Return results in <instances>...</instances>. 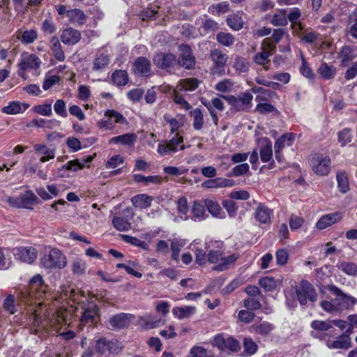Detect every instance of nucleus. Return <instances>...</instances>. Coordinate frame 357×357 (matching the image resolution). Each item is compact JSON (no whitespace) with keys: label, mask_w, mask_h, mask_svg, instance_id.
Listing matches in <instances>:
<instances>
[{"label":"nucleus","mask_w":357,"mask_h":357,"mask_svg":"<svg viewBox=\"0 0 357 357\" xmlns=\"http://www.w3.org/2000/svg\"><path fill=\"white\" fill-rule=\"evenodd\" d=\"M47 286L45 284L40 275H34L30 280L27 288L22 290L18 300L24 305L36 304L31 309L33 323L43 328L52 327L58 330L65 323L63 312H50L47 308H42V305L47 306L46 301L52 300L51 294L47 291Z\"/></svg>","instance_id":"obj_1"},{"label":"nucleus","mask_w":357,"mask_h":357,"mask_svg":"<svg viewBox=\"0 0 357 357\" xmlns=\"http://www.w3.org/2000/svg\"><path fill=\"white\" fill-rule=\"evenodd\" d=\"M239 257L240 254L238 252L225 256L220 250H211L207 255L208 261L216 264L213 270L220 272L229 269Z\"/></svg>","instance_id":"obj_2"},{"label":"nucleus","mask_w":357,"mask_h":357,"mask_svg":"<svg viewBox=\"0 0 357 357\" xmlns=\"http://www.w3.org/2000/svg\"><path fill=\"white\" fill-rule=\"evenodd\" d=\"M42 266L47 269L63 268L67 265L66 256L57 248H52L40 259Z\"/></svg>","instance_id":"obj_3"},{"label":"nucleus","mask_w":357,"mask_h":357,"mask_svg":"<svg viewBox=\"0 0 357 357\" xmlns=\"http://www.w3.org/2000/svg\"><path fill=\"white\" fill-rule=\"evenodd\" d=\"M42 61L40 59L34 54L24 52L21 54L20 60L17 63L18 76L26 79V70H37L41 66Z\"/></svg>","instance_id":"obj_4"},{"label":"nucleus","mask_w":357,"mask_h":357,"mask_svg":"<svg viewBox=\"0 0 357 357\" xmlns=\"http://www.w3.org/2000/svg\"><path fill=\"white\" fill-rule=\"evenodd\" d=\"M221 97L237 111H243L252 107L253 96L250 92L242 93L237 97L232 95L222 96Z\"/></svg>","instance_id":"obj_5"},{"label":"nucleus","mask_w":357,"mask_h":357,"mask_svg":"<svg viewBox=\"0 0 357 357\" xmlns=\"http://www.w3.org/2000/svg\"><path fill=\"white\" fill-rule=\"evenodd\" d=\"M310 164L312 171L317 175L326 176L331 171V159L322 154H313Z\"/></svg>","instance_id":"obj_6"},{"label":"nucleus","mask_w":357,"mask_h":357,"mask_svg":"<svg viewBox=\"0 0 357 357\" xmlns=\"http://www.w3.org/2000/svg\"><path fill=\"white\" fill-rule=\"evenodd\" d=\"M296 296L301 305H304L307 300L314 302L317 299V294L312 284L307 280H302L300 287L296 289Z\"/></svg>","instance_id":"obj_7"},{"label":"nucleus","mask_w":357,"mask_h":357,"mask_svg":"<svg viewBox=\"0 0 357 357\" xmlns=\"http://www.w3.org/2000/svg\"><path fill=\"white\" fill-rule=\"evenodd\" d=\"M183 142V137L179 136L178 134L176 133L170 140H166L163 143L160 144L158 146L157 151L161 155H165L176 152L178 147L180 150H184L185 146Z\"/></svg>","instance_id":"obj_8"},{"label":"nucleus","mask_w":357,"mask_h":357,"mask_svg":"<svg viewBox=\"0 0 357 357\" xmlns=\"http://www.w3.org/2000/svg\"><path fill=\"white\" fill-rule=\"evenodd\" d=\"M276 47L270 43L268 38H265L261 44V51L256 54L254 61L257 64L265 66L269 62V57L275 52Z\"/></svg>","instance_id":"obj_9"},{"label":"nucleus","mask_w":357,"mask_h":357,"mask_svg":"<svg viewBox=\"0 0 357 357\" xmlns=\"http://www.w3.org/2000/svg\"><path fill=\"white\" fill-rule=\"evenodd\" d=\"M134 316L128 313H119L110 317L108 319V323L112 329H123L128 328Z\"/></svg>","instance_id":"obj_10"},{"label":"nucleus","mask_w":357,"mask_h":357,"mask_svg":"<svg viewBox=\"0 0 357 357\" xmlns=\"http://www.w3.org/2000/svg\"><path fill=\"white\" fill-rule=\"evenodd\" d=\"M181 53L178 59V63L186 69H191L195 66V58L192 55L191 49L188 45L179 47Z\"/></svg>","instance_id":"obj_11"},{"label":"nucleus","mask_w":357,"mask_h":357,"mask_svg":"<svg viewBox=\"0 0 357 357\" xmlns=\"http://www.w3.org/2000/svg\"><path fill=\"white\" fill-rule=\"evenodd\" d=\"M210 56L215 64L212 69L213 74L222 75L224 70H220V68H222L226 64L228 56L220 50H215L211 52Z\"/></svg>","instance_id":"obj_12"},{"label":"nucleus","mask_w":357,"mask_h":357,"mask_svg":"<svg viewBox=\"0 0 357 357\" xmlns=\"http://www.w3.org/2000/svg\"><path fill=\"white\" fill-rule=\"evenodd\" d=\"M99 318V308L96 304H89L84 309L82 316L80 319V324L84 325L86 324H93Z\"/></svg>","instance_id":"obj_13"},{"label":"nucleus","mask_w":357,"mask_h":357,"mask_svg":"<svg viewBox=\"0 0 357 357\" xmlns=\"http://www.w3.org/2000/svg\"><path fill=\"white\" fill-rule=\"evenodd\" d=\"M15 255L22 261L31 264L36 259L38 252L33 247H21L17 249Z\"/></svg>","instance_id":"obj_14"},{"label":"nucleus","mask_w":357,"mask_h":357,"mask_svg":"<svg viewBox=\"0 0 357 357\" xmlns=\"http://www.w3.org/2000/svg\"><path fill=\"white\" fill-rule=\"evenodd\" d=\"M176 62V56L170 53L157 54L153 58V63L158 68L165 69L172 66Z\"/></svg>","instance_id":"obj_15"},{"label":"nucleus","mask_w":357,"mask_h":357,"mask_svg":"<svg viewBox=\"0 0 357 357\" xmlns=\"http://www.w3.org/2000/svg\"><path fill=\"white\" fill-rule=\"evenodd\" d=\"M81 39V33L78 30L67 28L62 31L61 40L68 45H74Z\"/></svg>","instance_id":"obj_16"},{"label":"nucleus","mask_w":357,"mask_h":357,"mask_svg":"<svg viewBox=\"0 0 357 357\" xmlns=\"http://www.w3.org/2000/svg\"><path fill=\"white\" fill-rule=\"evenodd\" d=\"M162 323V319L158 317L147 314L139 317V325L144 330H150L158 327Z\"/></svg>","instance_id":"obj_17"},{"label":"nucleus","mask_w":357,"mask_h":357,"mask_svg":"<svg viewBox=\"0 0 357 357\" xmlns=\"http://www.w3.org/2000/svg\"><path fill=\"white\" fill-rule=\"evenodd\" d=\"M326 344L329 349H347L351 347V341L349 335L343 334L340 335L337 340H331L330 339L326 341Z\"/></svg>","instance_id":"obj_18"},{"label":"nucleus","mask_w":357,"mask_h":357,"mask_svg":"<svg viewBox=\"0 0 357 357\" xmlns=\"http://www.w3.org/2000/svg\"><path fill=\"white\" fill-rule=\"evenodd\" d=\"M255 217L260 223L268 224L271 222L273 211L266 206L259 204L255 209Z\"/></svg>","instance_id":"obj_19"},{"label":"nucleus","mask_w":357,"mask_h":357,"mask_svg":"<svg viewBox=\"0 0 357 357\" xmlns=\"http://www.w3.org/2000/svg\"><path fill=\"white\" fill-rule=\"evenodd\" d=\"M36 153L40 156V162H45L55 157V150L45 144H37L33 146Z\"/></svg>","instance_id":"obj_20"},{"label":"nucleus","mask_w":357,"mask_h":357,"mask_svg":"<svg viewBox=\"0 0 357 357\" xmlns=\"http://www.w3.org/2000/svg\"><path fill=\"white\" fill-rule=\"evenodd\" d=\"M151 65L146 58L141 56L136 59L133 64V71L135 74L147 76L151 72Z\"/></svg>","instance_id":"obj_21"},{"label":"nucleus","mask_w":357,"mask_h":357,"mask_svg":"<svg viewBox=\"0 0 357 357\" xmlns=\"http://www.w3.org/2000/svg\"><path fill=\"white\" fill-rule=\"evenodd\" d=\"M342 218V214L340 212L327 214L319 220L317 222V227L319 229H324L333 224L339 222Z\"/></svg>","instance_id":"obj_22"},{"label":"nucleus","mask_w":357,"mask_h":357,"mask_svg":"<svg viewBox=\"0 0 357 357\" xmlns=\"http://www.w3.org/2000/svg\"><path fill=\"white\" fill-rule=\"evenodd\" d=\"M328 289L333 294L341 298V301L346 308L351 307L357 303V299L356 298L344 293L340 289L335 285L330 286Z\"/></svg>","instance_id":"obj_23"},{"label":"nucleus","mask_w":357,"mask_h":357,"mask_svg":"<svg viewBox=\"0 0 357 357\" xmlns=\"http://www.w3.org/2000/svg\"><path fill=\"white\" fill-rule=\"evenodd\" d=\"M260 158L263 162H269L273 158L272 142L268 138L260 139Z\"/></svg>","instance_id":"obj_24"},{"label":"nucleus","mask_w":357,"mask_h":357,"mask_svg":"<svg viewBox=\"0 0 357 357\" xmlns=\"http://www.w3.org/2000/svg\"><path fill=\"white\" fill-rule=\"evenodd\" d=\"M199 81L196 78H186L179 80L176 88V91H192L199 86Z\"/></svg>","instance_id":"obj_25"},{"label":"nucleus","mask_w":357,"mask_h":357,"mask_svg":"<svg viewBox=\"0 0 357 357\" xmlns=\"http://www.w3.org/2000/svg\"><path fill=\"white\" fill-rule=\"evenodd\" d=\"M196 312L195 306L185 305L182 307L176 306L172 308V314L178 319H187Z\"/></svg>","instance_id":"obj_26"},{"label":"nucleus","mask_w":357,"mask_h":357,"mask_svg":"<svg viewBox=\"0 0 357 357\" xmlns=\"http://www.w3.org/2000/svg\"><path fill=\"white\" fill-rule=\"evenodd\" d=\"M205 204H202L199 201H194L191 207V219L193 220H202L206 219L208 215L205 211Z\"/></svg>","instance_id":"obj_27"},{"label":"nucleus","mask_w":357,"mask_h":357,"mask_svg":"<svg viewBox=\"0 0 357 357\" xmlns=\"http://www.w3.org/2000/svg\"><path fill=\"white\" fill-rule=\"evenodd\" d=\"M110 62L109 56L103 53L96 54L93 63L92 70L95 71H103L108 66Z\"/></svg>","instance_id":"obj_28"},{"label":"nucleus","mask_w":357,"mask_h":357,"mask_svg":"<svg viewBox=\"0 0 357 357\" xmlns=\"http://www.w3.org/2000/svg\"><path fill=\"white\" fill-rule=\"evenodd\" d=\"M137 136L134 133H126L114 137L109 139V144L132 146L136 142Z\"/></svg>","instance_id":"obj_29"},{"label":"nucleus","mask_w":357,"mask_h":357,"mask_svg":"<svg viewBox=\"0 0 357 357\" xmlns=\"http://www.w3.org/2000/svg\"><path fill=\"white\" fill-rule=\"evenodd\" d=\"M233 185V181L222 178H215L213 179H209L202 183V186L206 188L230 187L232 186Z\"/></svg>","instance_id":"obj_30"},{"label":"nucleus","mask_w":357,"mask_h":357,"mask_svg":"<svg viewBox=\"0 0 357 357\" xmlns=\"http://www.w3.org/2000/svg\"><path fill=\"white\" fill-rule=\"evenodd\" d=\"M153 197L146 194H139L132 197L131 202L136 208H147L151 205Z\"/></svg>","instance_id":"obj_31"},{"label":"nucleus","mask_w":357,"mask_h":357,"mask_svg":"<svg viewBox=\"0 0 357 357\" xmlns=\"http://www.w3.org/2000/svg\"><path fill=\"white\" fill-rule=\"evenodd\" d=\"M204 203L212 216L218 218H224V212L222 211L220 205L216 201L206 199H204Z\"/></svg>","instance_id":"obj_32"},{"label":"nucleus","mask_w":357,"mask_h":357,"mask_svg":"<svg viewBox=\"0 0 357 357\" xmlns=\"http://www.w3.org/2000/svg\"><path fill=\"white\" fill-rule=\"evenodd\" d=\"M50 44L51 50L55 59L59 61H63L66 56L59 38L56 36H53L50 40Z\"/></svg>","instance_id":"obj_33"},{"label":"nucleus","mask_w":357,"mask_h":357,"mask_svg":"<svg viewBox=\"0 0 357 357\" xmlns=\"http://www.w3.org/2000/svg\"><path fill=\"white\" fill-rule=\"evenodd\" d=\"M67 17L69 21L75 24H83L86 21V15L83 11L75 8L67 11Z\"/></svg>","instance_id":"obj_34"},{"label":"nucleus","mask_w":357,"mask_h":357,"mask_svg":"<svg viewBox=\"0 0 357 357\" xmlns=\"http://www.w3.org/2000/svg\"><path fill=\"white\" fill-rule=\"evenodd\" d=\"M294 140L293 133H287L280 137L275 143L274 149L277 151H281L284 146H291Z\"/></svg>","instance_id":"obj_35"},{"label":"nucleus","mask_w":357,"mask_h":357,"mask_svg":"<svg viewBox=\"0 0 357 357\" xmlns=\"http://www.w3.org/2000/svg\"><path fill=\"white\" fill-rule=\"evenodd\" d=\"M317 73L324 79H330L335 77L336 68L333 66L322 63L318 68Z\"/></svg>","instance_id":"obj_36"},{"label":"nucleus","mask_w":357,"mask_h":357,"mask_svg":"<svg viewBox=\"0 0 357 357\" xmlns=\"http://www.w3.org/2000/svg\"><path fill=\"white\" fill-rule=\"evenodd\" d=\"M93 160V157L89 156L86 158H84L82 161H80L78 159L73 160L68 162L63 167H65L67 170H72L73 172H76L78 169H82L85 164L91 162Z\"/></svg>","instance_id":"obj_37"},{"label":"nucleus","mask_w":357,"mask_h":357,"mask_svg":"<svg viewBox=\"0 0 357 357\" xmlns=\"http://www.w3.org/2000/svg\"><path fill=\"white\" fill-rule=\"evenodd\" d=\"M274 328L275 326L267 321H263L259 324H255L252 326V331L263 336L270 334Z\"/></svg>","instance_id":"obj_38"},{"label":"nucleus","mask_w":357,"mask_h":357,"mask_svg":"<svg viewBox=\"0 0 357 357\" xmlns=\"http://www.w3.org/2000/svg\"><path fill=\"white\" fill-rule=\"evenodd\" d=\"M17 37L22 43L30 44L37 39L38 33L34 29H29L21 31Z\"/></svg>","instance_id":"obj_39"},{"label":"nucleus","mask_w":357,"mask_h":357,"mask_svg":"<svg viewBox=\"0 0 357 357\" xmlns=\"http://www.w3.org/2000/svg\"><path fill=\"white\" fill-rule=\"evenodd\" d=\"M271 22L276 26H284L287 25V10L282 9L278 13L274 14Z\"/></svg>","instance_id":"obj_40"},{"label":"nucleus","mask_w":357,"mask_h":357,"mask_svg":"<svg viewBox=\"0 0 357 357\" xmlns=\"http://www.w3.org/2000/svg\"><path fill=\"white\" fill-rule=\"evenodd\" d=\"M171 249L172 251V257L176 261L179 259V253L181 249L185 245V243L182 239L174 238L170 240Z\"/></svg>","instance_id":"obj_41"},{"label":"nucleus","mask_w":357,"mask_h":357,"mask_svg":"<svg viewBox=\"0 0 357 357\" xmlns=\"http://www.w3.org/2000/svg\"><path fill=\"white\" fill-rule=\"evenodd\" d=\"M112 79L116 85L124 86L128 81V75L126 71L117 70L112 73Z\"/></svg>","instance_id":"obj_42"},{"label":"nucleus","mask_w":357,"mask_h":357,"mask_svg":"<svg viewBox=\"0 0 357 357\" xmlns=\"http://www.w3.org/2000/svg\"><path fill=\"white\" fill-rule=\"evenodd\" d=\"M337 267L347 275L357 276V264L354 262L342 261Z\"/></svg>","instance_id":"obj_43"},{"label":"nucleus","mask_w":357,"mask_h":357,"mask_svg":"<svg viewBox=\"0 0 357 357\" xmlns=\"http://www.w3.org/2000/svg\"><path fill=\"white\" fill-rule=\"evenodd\" d=\"M337 187L342 193H346L349 190V183L345 172H338L336 175Z\"/></svg>","instance_id":"obj_44"},{"label":"nucleus","mask_w":357,"mask_h":357,"mask_svg":"<svg viewBox=\"0 0 357 357\" xmlns=\"http://www.w3.org/2000/svg\"><path fill=\"white\" fill-rule=\"evenodd\" d=\"M177 210L180 217L186 220L188 219V213L189 211V206L188 200L185 197H181L177 201Z\"/></svg>","instance_id":"obj_45"},{"label":"nucleus","mask_w":357,"mask_h":357,"mask_svg":"<svg viewBox=\"0 0 357 357\" xmlns=\"http://www.w3.org/2000/svg\"><path fill=\"white\" fill-rule=\"evenodd\" d=\"M121 238L126 243H130L135 246L139 247L145 250L149 249V245L146 242L142 241L137 238L136 237L126 235V234H121Z\"/></svg>","instance_id":"obj_46"},{"label":"nucleus","mask_w":357,"mask_h":357,"mask_svg":"<svg viewBox=\"0 0 357 357\" xmlns=\"http://www.w3.org/2000/svg\"><path fill=\"white\" fill-rule=\"evenodd\" d=\"M216 39L219 43L225 47H230L235 42V38L233 35L225 32H220L218 33Z\"/></svg>","instance_id":"obj_47"},{"label":"nucleus","mask_w":357,"mask_h":357,"mask_svg":"<svg viewBox=\"0 0 357 357\" xmlns=\"http://www.w3.org/2000/svg\"><path fill=\"white\" fill-rule=\"evenodd\" d=\"M1 111L5 114L10 115L20 114L22 112V104L17 101L10 102L7 106L3 107Z\"/></svg>","instance_id":"obj_48"},{"label":"nucleus","mask_w":357,"mask_h":357,"mask_svg":"<svg viewBox=\"0 0 357 357\" xmlns=\"http://www.w3.org/2000/svg\"><path fill=\"white\" fill-rule=\"evenodd\" d=\"M301 15V10L296 7L291 8L289 13H287V22L289 21L291 22L292 29H294Z\"/></svg>","instance_id":"obj_49"},{"label":"nucleus","mask_w":357,"mask_h":357,"mask_svg":"<svg viewBox=\"0 0 357 357\" xmlns=\"http://www.w3.org/2000/svg\"><path fill=\"white\" fill-rule=\"evenodd\" d=\"M112 224L117 230L121 231H126L131 228L130 223L121 217H114Z\"/></svg>","instance_id":"obj_50"},{"label":"nucleus","mask_w":357,"mask_h":357,"mask_svg":"<svg viewBox=\"0 0 357 357\" xmlns=\"http://www.w3.org/2000/svg\"><path fill=\"white\" fill-rule=\"evenodd\" d=\"M105 117L113 119L115 123L121 124H127L126 119L119 112L114 109H107L105 112Z\"/></svg>","instance_id":"obj_51"},{"label":"nucleus","mask_w":357,"mask_h":357,"mask_svg":"<svg viewBox=\"0 0 357 357\" xmlns=\"http://www.w3.org/2000/svg\"><path fill=\"white\" fill-rule=\"evenodd\" d=\"M259 285L266 291H272L277 287V281L273 277H264L259 280Z\"/></svg>","instance_id":"obj_52"},{"label":"nucleus","mask_w":357,"mask_h":357,"mask_svg":"<svg viewBox=\"0 0 357 357\" xmlns=\"http://www.w3.org/2000/svg\"><path fill=\"white\" fill-rule=\"evenodd\" d=\"M193 118V127L195 130H201L203 126L204 118L202 111L199 109H195L192 112Z\"/></svg>","instance_id":"obj_53"},{"label":"nucleus","mask_w":357,"mask_h":357,"mask_svg":"<svg viewBox=\"0 0 357 357\" xmlns=\"http://www.w3.org/2000/svg\"><path fill=\"white\" fill-rule=\"evenodd\" d=\"M234 83L229 79H224L218 82L215 86V89L222 93L230 92L232 91Z\"/></svg>","instance_id":"obj_54"},{"label":"nucleus","mask_w":357,"mask_h":357,"mask_svg":"<svg viewBox=\"0 0 357 357\" xmlns=\"http://www.w3.org/2000/svg\"><path fill=\"white\" fill-rule=\"evenodd\" d=\"M227 24L234 30L238 31L243 26V21L241 17L234 15L227 18Z\"/></svg>","instance_id":"obj_55"},{"label":"nucleus","mask_w":357,"mask_h":357,"mask_svg":"<svg viewBox=\"0 0 357 357\" xmlns=\"http://www.w3.org/2000/svg\"><path fill=\"white\" fill-rule=\"evenodd\" d=\"M9 255L8 250L0 248V270L9 268L11 262Z\"/></svg>","instance_id":"obj_56"},{"label":"nucleus","mask_w":357,"mask_h":357,"mask_svg":"<svg viewBox=\"0 0 357 357\" xmlns=\"http://www.w3.org/2000/svg\"><path fill=\"white\" fill-rule=\"evenodd\" d=\"M134 180L137 183L142 182L145 185H148L149 183H158L160 182V178L157 176H144L142 174L134 175Z\"/></svg>","instance_id":"obj_57"},{"label":"nucleus","mask_w":357,"mask_h":357,"mask_svg":"<svg viewBox=\"0 0 357 357\" xmlns=\"http://www.w3.org/2000/svg\"><path fill=\"white\" fill-rule=\"evenodd\" d=\"M352 140V135L349 129L345 128L338 132V142L342 146H345Z\"/></svg>","instance_id":"obj_58"},{"label":"nucleus","mask_w":357,"mask_h":357,"mask_svg":"<svg viewBox=\"0 0 357 357\" xmlns=\"http://www.w3.org/2000/svg\"><path fill=\"white\" fill-rule=\"evenodd\" d=\"M3 308L10 314H13L17 312V308L15 305V296L13 295H8L3 301Z\"/></svg>","instance_id":"obj_59"},{"label":"nucleus","mask_w":357,"mask_h":357,"mask_svg":"<svg viewBox=\"0 0 357 357\" xmlns=\"http://www.w3.org/2000/svg\"><path fill=\"white\" fill-rule=\"evenodd\" d=\"M319 36V33L312 31L311 29H307L305 30V33L302 36L301 40L312 44L318 40Z\"/></svg>","instance_id":"obj_60"},{"label":"nucleus","mask_w":357,"mask_h":357,"mask_svg":"<svg viewBox=\"0 0 357 357\" xmlns=\"http://www.w3.org/2000/svg\"><path fill=\"white\" fill-rule=\"evenodd\" d=\"M234 67L239 73H245L249 69V63L244 58L237 57L235 59Z\"/></svg>","instance_id":"obj_61"},{"label":"nucleus","mask_w":357,"mask_h":357,"mask_svg":"<svg viewBox=\"0 0 357 357\" xmlns=\"http://www.w3.org/2000/svg\"><path fill=\"white\" fill-rule=\"evenodd\" d=\"M54 109L56 114L59 116L66 118L68 113L66 111V102L63 100H57L54 105Z\"/></svg>","instance_id":"obj_62"},{"label":"nucleus","mask_w":357,"mask_h":357,"mask_svg":"<svg viewBox=\"0 0 357 357\" xmlns=\"http://www.w3.org/2000/svg\"><path fill=\"white\" fill-rule=\"evenodd\" d=\"M33 110L37 114L46 116H50L52 114L51 103L36 105L33 107Z\"/></svg>","instance_id":"obj_63"},{"label":"nucleus","mask_w":357,"mask_h":357,"mask_svg":"<svg viewBox=\"0 0 357 357\" xmlns=\"http://www.w3.org/2000/svg\"><path fill=\"white\" fill-rule=\"evenodd\" d=\"M311 327L320 331H326L332 328L331 321L316 320L311 323Z\"/></svg>","instance_id":"obj_64"}]
</instances>
